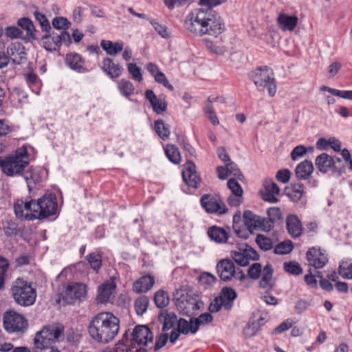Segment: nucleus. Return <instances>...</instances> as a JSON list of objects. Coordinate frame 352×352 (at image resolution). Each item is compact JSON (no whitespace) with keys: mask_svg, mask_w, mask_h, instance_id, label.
<instances>
[{"mask_svg":"<svg viewBox=\"0 0 352 352\" xmlns=\"http://www.w3.org/2000/svg\"><path fill=\"white\" fill-rule=\"evenodd\" d=\"M185 28L195 36L209 34L217 36L224 30L219 14L212 9H196L187 15Z\"/></svg>","mask_w":352,"mask_h":352,"instance_id":"f257e3e1","label":"nucleus"},{"mask_svg":"<svg viewBox=\"0 0 352 352\" xmlns=\"http://www.w3.org/2000/svg\"><path fill=\"white\" fill-rule=\"evenodd\" d=\"M119 329V318L110 312L96 314L88 326L90 336L102 343H107L112 340L118 334Z\"/></svg>","mask_w":352,"mask_h":352,"instance_id":"f03ea898","label":"nucleus"},{"mask_svg":"<svg viewBox=\"0 0 352 352\" xmlns=\"http://www.w3.org/2000/svg\"><path fill=\"white\" fill-rule=\"evenodd\" d=\"M30 155L26 147L22 146L6 157H0V168L9 177L23 175L24 170L29 165Z\"/></svg>","mask_w":352,"mask_h":352,"instance_id":"7ed1b4c3","label":"nucleus"},{"mask_svg":"<svg viewBox=\"0 0 352 352\" xmlns=\"http://www.w3.org/2000/svg\"><path fill=\"white\" fill-rule=\"evenodd\" d=\"M173 300L177 309L183 315L188 316L195 315L203 305L199 295L190 294L183 288L175 290L173 294Z\"/></svg>","mask_w":352,"mask_h":352,"instance_id":"20e7f679","label":"nucleus"},{"mask_svg":"<svg viewBox=\"0 0 352 352\" xmlns=\"http://www.w3.org/2000/svg\"><path fill=\"white\" fill-rule=\"evenodd\" d=\"M10 292L14 301L19 305L28 307L36 301V292L30 282L18 278L12 283Z\"/></svg>","mask_w":352,"mask_h":352,"instance_id":"39448f33","label":"nucleus"},{"mask_svg":"<svg viewBox=\"0 0 352 352\" xmlns=\"http://www.w3.org/2000/svg\"><path fill=\"white\" fill-rule=\"evenodd\" d=\"M250 78L253 81L259 91L267 89L271 97L276 93V85L274 78V73L267 66L257 67L249 74Z\"/></svg>","mask_w":352,"mask_h":352,"instance_id":"423d86ee","label":"nucleus"},{"mask_svg":"<svg viewBox=\"0 0 352 352\" xmlns=\"http://www.w3.org/2000/svg\"><path fill=\"white\" fill-rule=\"evenodd\" d=\"M34 214L30 215L29 219L42 220L56 214L57 211L56 197L54 194L45 195L34 205Z\"/></svg>","mask_w":352,"mask_h":352,"instance_id":"0eeeda50","label":"nucleus"},{"mask_svg":"<svg viewBox=\"0 0 352 352\" xmlns=\"http://www.w3.org/2000/svg\"><path fill=\"white\" fill-rule=\"evenodd\" d=\"M64 327L61 324L44 327L34 339L35 347L39 349L47 348L52 343L59 341Z\"/></svg>","mask_w":352,"mask_h":352,"instance_id":"6e6552de","label":"nucleus"},{"mask_svg":"<svg viewBox=\"0 0 352 352\" xmlns=\"http://www.w3.org/2000/svg\"><path fill=\"white\" fill-rule=\"evenodd\" d=\"M216 269L219 277L224 282L230 281L234 277L241 281L246 278L241 269L235 268L231 259H221L217 263Z\"/></svg>","mask_w":352,"mask_h":352,"instance_id":"1a4fd4ad","label":"nucleus"},{"mask_svg":"<svg viewBox=\"0 0 352 352\" xmlns=\"http://www.w3.org/2000/svg\"><path fill=\"white\" fill-rule=\"evenodd\" d=\"M3 326L8 333L24 332L28 327V323L23 316L13 311H8L3 315Z\"/></svg>","mask_w":352,"mask_h":352,"instance_id":"9d476101","label":"nucleus"},{"mask_svg":"<svg viewBox=\"0 0 352 352\" xmlns=\"http://www.w3.org/2000/svg\"><path fill=\"white\" fill-rule=\"evenodd\" d=\"M201 205L210 214H225L228 209L219 195L204 194L200 199Z\"/></svg>","mask_w":352,"mask_h":352,"instance_id":"9b49d317","label":"nucleus"},{"mask_svg":"<svg viewBox=\"0 0 352 352\" xmlns=\"http://www.w3.org/2000/svg\"><path fill=\"white\" fill-rule=\"evenodd\" d=\"M230 256L240 266H247L251 261H257L259 258L257 252L247 244L242 245L238 251H232Z\"/></svg>","mask_w":352,"mask_h":352,"instance_id":"f8f14e48","label":"nucleus"},{"mask_svg":"<svg viewBox=\"0 0 352 352\" xmlns=\"http://www.w3.org/2000/svg\"><path fill=\"white\" fill-rule=\"evenodd\" d=\"M243 219L245 227L250 232L254 230L263 231L270 230V223L267 222V219L256 215L250 210L244 212Z\"/></svg>","mask_w":352,"mask_h":352,"instance_id":"ddd939ff","label":"nucleus"},{"mask_svg":"<svg viewBox=\"0 0 352 352\" xmlns=\"http://www.w3.org/2000/svg\"><path fill=\"white\" fill-rule=\"evenodd\" d=\"M130 335L132 336V348H135V344L146 346L148 342H152L153 340V333L144 325L136 326Z\"/></svg>","mask_w":352,"mask_h":352,"instance_id":"4468645a","label":"nucleus"},{"mask_svg":"<svg viewBox=\"0 0 352 352\" xmlns=\"http://www.w3.org/2000/svg\"><path fill=\"white\" fill-rule=\"evenodd\" d=\"M306 258L309 265L315 269L322 268L328 262L327 255L320 248H310L306 253Z\"/></svg>","mask_w":352,"mask_h":352,"instance_id":"2eb2a0df","label":"nucleus"},{"mask_svg":"<svg viewBox=\"0 0 352 352\" xmlns=\"http://www.w3.org/2000/svg\"><path fill=\"white\" fill-rule=\"evenodd\" d=\"M286 195L293 202L298 203L305 206L307 201V197L304 189V185L300 182L294 183L290 186L285 188Z\"/></svg>","mask_w":352,"mask_h":352,"instance_id":"dca6fc26","label":"nucleus"},{"mask_svg":"<svg viewBox=\"0 0 352 352\" xmlns=\"http://www.w3.org/2000/svg\"><path fill=\"white\" fill-rule=\"evenodd\" d=\"M7 54L15 65L21 64L26 59L25 47L20 42L12 43L7 48Z\"/></svg>","mask_w":352,"mask_h":352,"instance_id":"f3484780","label":"nucleus"},{"mask_svg":"<svg viewBox=\"0 0 352 352\" xmlns=\"http://www.w3.org/2000/svg\"><path fill=\"white\" fill-rule=\"evenodd\" d=\"M87 286L82 283H73L67 287L66 298L70 300L82 301L87 296Z\"/></svg>","mask_w":352,"mask_h":352,"instance_id":"a211bd4d","label":"nucleus"},{"mask_svg":"<svg viewBox=\"0 0 352 352\" xmlns=\"http://www.w3.org/2000/svg\"><path fill=\"white\" fill-rule=\"evenodd\" d=\"M102 69L111 79L118 78L124 71L123 67L120 64H115L109 58H104Z\"/></svg>","mask_w":352,"mask_h":352,"instance_id":"6ab92c4d","label":"nucleus"},{"mask_svg":"<svg viewBox=\"0 0 352 352\" xmlns=\"http://www.w3.org/2000/svg\"><path fill=\"white\" fill-rule=\"evenodd\" d=\"M286 227L288 233L293 238L299 237L302 231L301 221L298 216L295 214H289L286 219Z\"/></svg>","mask_w":352,"mask_h":352,"instance_id":"aec40b11","label":"nucleus"},{"mask_svg":"<svg viewBox=\"0 0 352 352\" xmlns=\"http://www.w3.org/2000/svg\"><path fill=\"white\" fill-rule=\"evenodd\" d=\"M145 97L149 101L153 111L157 114H161L166 110L167 104L165 100L157 98L152 90H146L145 91Z\"/></svg>","mask_w":352,"mask_h":352,"instance_id":"412c9836","label":"nucleus"},{"mask_svg":"<svg viewBox=\"0 0 352 352\" xmlns=\"http://www.w3.org/2000/svg\"><path fill=\"white\" fill-rule=\"evenodd\" d=\"M219 297L222 300L223 308L228 311L233 307L234 300L236 298L237 294L232 288L226 287L222 288Z\"/></svg>","mask_w":352,"mask_h":352,"instance_id":"4be33fe9","label":"nucleus"},{"mask_svg":"<svg viewBox=\"0 0 352 352\" xmlns=\"http://www.w3.org/2000/svg\"><path fill=\"white\" fill-rule=\"evenodd\" d=\"M154 284L155 280L153 276L150 275L144 276L133 283V289L138 294L145 293L151 289Z\"/></svg>","mask_w":352,"mask_h":352,"instance_id":"5701e85b","label":"nucleus"},{"mask_svg":"<svg viewBox=\"0 0 352 352\" xmlns=\"http://www.w3.org/2000/svg\"><path fill=\"white\" fill-rule=\"evenodd\" d=\"M315 164L320 172L327 173L334 167L335 162L331 156L324 153L316 157Z\"/></svg>","mask_w":352,"mask_h":352,"instance_id":"b1692460","label":"nucleus"},{"mask_svg":"<svg viewBox=\"0 0 352 352\" xmlns=\"http://www.w3.org/2000/svg\"><path fill=\"white\" fill-rule=\"evenodd\" d=\"M314 171V166L310 160L300 162L295 169V175L300 179H307Z\"/></svg>","mask_w":352,"mask_h":352,"instance_id":"393cba45","label":"nucleus"},{"mask_svg":"<svg viewBox=\"0 0 352 352\" xmlns=\"http://www.w3.org/2000/svg\"><path fill=\"white\" fill-rule=\"evenodd\" d=\"M208 235L210 239L218 243L227 242L228 233L222 228L213 226L208 228Z\"/></svg>","mask_w":352,"mask_h":352,"instance_id":"a878e982","label":"nucleus"},{"mask_svg":"<svg viewBox=\"0 0 352 352\" xmlns=\"http://www.w3.org/2000/svg\"><path fill=\"white\" fill-rule=\"evenodd\" d=\"M115 289L116 285L112 283H106L101 285L98 287V293L96 298L98 302L100 303L107 302Z\"/></svg>","mask_w":352,"mask_h":352,"instance_id":"bb28decb","label":"nucleus"},{"mask_svg":"<svg viewBox=\"0 0 352 352\" xmlns=\"http://www.w3.org/2000/svg\"><path fill=\"white\" fill-rule=\"evenodd\" d=\"M159 319L163 322L162 330L164 331L172 329L177 321V315L167 310H162L159 314Z\"/></svg>","mask_w":352,"mask_h":352,"instance_id":"cd10ccee","label":"nucleus"},{"mask_svg":"<svg viewBox=\"0 0 352 352\" xmlns=\"http://www.w3.org/2000/svg\"><path fill=\"white\" fill-rule=\"evenodd\" d=\"M278 23L283 30L292 31L297 25L298 18L295 16L280 14L278 17Z\"/></svg>","mask_w":352,"mask_h":352,"instance_id":"c85d7f7f","label":"nucleus"},{"mask_svg":"<svg viewBox=\"0 0 352 352\" xmlns=\"http://www.w3.org/2000/svg\"><path fill=\"white\" fill-rule=\"evenodd\" d=\"M100 45L102 50L110 56H116L118 52L123 50L122 42L113 43L110 41L102 40Z\"/></svg>","mask_w":352,"mask_h":352,"instance_id":"c756f323","label":"nucleus"},{"mask_svg":"<svg viewBox=\"0 0 352 352\" xmlns=\"http://www.w3.org/2000/svg\"><path fill=\"white\" fill-rule=\"evenodd\" d=\"M17 25L22 29L26 30L27 36L30 39L36 40L35 32L36 29L32 21L28 17H23L18 20Z\"/></svg>","mask_w":352,"mask_h":352,"instance_id":"7c9ffc66","label":"nucleus"},{"mask_svg":"<svg viewBox=\"0 0 352 352\" xmlns=\"http://www.w3.org/2000/svg\"><path fill=\"white\" fill-rule=\"evenodd\" d=\"M56 39V34L54 32L52 34L50 32L45 33V34L41 38L43 47L50 52L58 50L59 49V45Z\"/></svg>","mask_w":352,"mask_h":352,"instance_id":"2f4dec72","label":"nucleus"},{"mask_svg":"<svg viewBox=\"0 0 352 352\" xmlns=\"http://www.w3.org/2000/svg\"><path fill=\"white\" fill-rule=\"evenodd\" d=\"M65 61L67 65L74 70L79 71L84 65V60L78 54H67Z\"/></svg>","mask_w":352,"mask_h":352,"instance_id":"473e14b6","label":"nucleus"},{"mask_svg":"<svg viewBox=\"0 0 352 352\" xmlns=\"http://www.w3.org/2000/svg\"><path fill=\"white\" fill-rule=\"evenodd\" d=\"M193 322V327L192 333H195L200 325L208 324L212 321V316L210 313H204L199 316L197 318H191Z\"/></svg>","mask_w":352,"mask_h":352,"instance_id":"72a5a7b5","label":"nucleus"},{"mask_svg":"<svg viewBox=\"0 0 352 352\" xmlns=\"http://www.w3.org/2000/svg\"><path fill=\"white\" fill-rule=\"evenodd\" d=\"M86 260L91 268L98 273L102 266V255L99 252H94L86 256Z\"/></svg>","mask_w":352,"mask_h":352,"instance_id":"f704fd0d","label":"nucleus"},{"mask_svg":"<svg viewBox=\"0 0 352 352\" xmlns=\"http://www.w3.org/2000/svg\"><path fill=\"white\" fill-rule=\"evenodd\" d=\"M322 142H324V145L329 146L333 150L336 152L341 151V143L340 142L334 137L330 138L328 140L324 138H319L316 142V146L319 149H324V146L322 145Z\"/></svg>","mask_w":352,"mask_h":352,"instance_id":"c9c22d12","label":"nucleus"},{"mask_svg":"<svg viewBox=\"0 0 352 352\" xmlns=\"http://www.w3.org/2000/svg\"><path fill=\"white\" fill-rule=\"evenodd\" d=\"M165 153L168 160L175 164L181 162L180 152L177 147L173 144H168L165 148Z\"/></svg>","mask_w":352,"mask_h":352,"instance_id":"e433bc0d","label":"nucleus"},{"mask_svg":"<svg viewBox=\"0 0 352 352\" xmlns=\"http://www.w3.org/2000/svg\"><path fill=\"white\" fill-rule=\"evenodd\" d=\"M154 129L157 134L163 140L167 139L170 135V129L162 120L155 121Z\"/></svg>","mask_w":352,"mask_h":352,"instance_id":"4c0bfd02","label":"nucleus"},{"mask_svg":"<svg viewBox=\"0 0 352 352\" xmlns=\"http://www.w3.org/2000/svg\"><path fill=\"white\" fill-rule=\"evenodd\" d=\"M338 273L344 278L352 279V262L342 261L338 267Z\"/></svg>","mask_w":352,"mask_h":352,"instance_id":"58836bf2","label":"nucleus"},{"mask_svg":"<svg viewBox=\"0 0 352 352\" xmlns=\"http://www.w3.org/2000/svg\"><path fill=\"white\" fill-rule=\"evenodd\" d=\"M273 269L270 264L266 265L263 270V274L259 282V286L261 288H267L272 280L273 275Z\"/></svg>","mask_w":352,"mask_h":352,"instance_id":"ea45409f","label":"nucleus"},{"mask_svg":"<svg viewBox=\"0 0 352 352\" xmlns=\"http://www.w3.org/2000/svg\"><path fill=\"white\" fill-rule=\"evenodd\" d=\"M322 91H326L331 94L338 96L344 99L352 100V91L351 90H338L336 89L331 88L327 86H322L320 87Z\"/></svg>","mask_w":352,"mask_h":352,"instance_id":"a19ab883","label":"nucleus"},{"mask_svg":"<svg viewBox=\"0 0 352 352\" xmlns=\"http://www.w3.org/2000/svg\"><path fill=\"white\" fill-rule=\"evenodd\" d=\"M118 87L121 94L126 97L133 95L135 91L133 85L125 79H122L118 82Z\"/></svg>","mask_w":352,"mask_h":352,"instance_id":"79ce46f5","label":"nucleus"},{"mask_svg":"<svg viewBox=\"0 0 352 352\" xmlns=\"http://www.w3.org/2000/svg\"><path fill=\"white\" fill-rule=\"evenodd\" d=\"M148 305L149 299L147 296H141L139 298H138L134 303V307L137 314H144L146 311Z\"/></svg>","mask_w":352,"mask_h":352,"instance_id":"37998d69","label":"nucleus"},{"mask_svg":"<svg viewBox=\"0 0 352 352\" xmlns=\"http://www.w3.org/2000/svg\"><path fill=\"white\" fill-rule=\"evenodd\" d=\"M153 298L155 304L158 308L162 309L169 304V296L168 294L163 290L157 291L155 294Z\"/></svg>","mask_w":352,"mask_h":352,"instance_id":"c03bdc74","label":"nucleus"},{"mask_svg":"<svg viewBox=\"0 0 352 352\" xmlns=\"http://www.w3.org/2000/svg\"><path fill=\"white\" fill-rule=\"evenodd\" d=\"M33 15L35 17L36 21L40 25L42 31L45 33H49L52 28L46 16L37 10L34 12Z\"/></svg>","mask_w":352,"mask_h":352,"instance_id":"a18cd8bd","label":"nucleus"},{"mask_svg":"<svg viewBox=\"0 0 352 352\" xmlns=\"http://www.w3.org/2000/svg\"><path fill=\"white\" fill-rule=\"evenodd\" d=\"M267 214L268 216L267 222L270 223V229L273 227L274 223L282 219L283 218L281 210L277 207H272L269 208L267 211Z\"/></svg>","mask_w":352,"mask_h":352,"instance_id":"49530a36","label":"nucleus"},{"mask_svg":"<svg viewBox=\"0 0 352 352\" xmlns=\"http://www.w3.org/2000/svg\"><path fill=\"white\" fill-rule=\"evenodd\" d=\"M284 270L289 274L298 276L302 273L300 265L296 261H289L283 263Z\"/></svg>","mask_w":352,"mask_h":352,"instance_id":"de8ad7c7","label":"nucleus"},{"mask_svg":"<svg viewBox=\"0 0 352 352\" xmlns=\"http://www.w3.org/2000/svg\"><path fill=\"white\" fill-rule=\"evenodd\" d=\"M217 280V279L215 276L209 272H203L199 276V282L205 288L213 286Z\"/></svg>","mask_w":352,"mask_h":352,"instance_id":"09e8293b","label":"nucleus"},{"mask_svg":"<svg viewBox=\"0 0 352 352\" xmlns=\"http://www.w3.org/2000/svg\"><path fill=\"white\" fill-rule=\"evenodd\" d=\"M293 250V243L291 241H283L276 245L274 248L276 254L283 255L290 253Z\"/></svg>","mask_w":352,"mask_h":352,"instance_id":"8fccbe9b","label":"nucleus"},{"mask_svg":"<svg viewBox=\"0 0 352 352\" xmlns=\"http://www.w3.org/2000/svg\"><path fill=\"white\" fill-rule=\"evenodd\" d=\"M150 23L154 28L155 30L164 38H168L170 37V32L168 28L164 25L160 24L156 20L151 19Z\"/></svg>","mask_w":352,"mask_h":352,"instance_id":"3c124183","label":"nucleus"},{"mask_svg":"<svg viewBox=\"0 0 352 352\" xmlns=\"http://www.w3.org/2000/svg\"><path fill=\"white\" fill-rule=\"evenodd\" d=\"M193 322L192 318L190 319V321L188 322L186 319L180 318L177 321V327L178 330L184 335H187L189 332L192 333V327H193Z\"/></svg>","mask_w":352,"mask_h":352,"instance_id":"603ef678","label":"nucleus"},{"mask_svg":"<svg viewBox=\"0 0 352 352\" xmlns=\"http://www.w3.org/2000/svg\"><path fill=\"white\" fill-rule=\"evenodd\" d=\"M256 242L259 248L264 251L270 250L273 248L271 239L263 234H259L256 236Z\"/></svg>","mask_w":352,"mask_h":352,"instance_id":"864d4df0","label":"nucleus"},{"mask_svg":"<svg viewBox=\"0 0 352 352\" xmlns=\"http://www.w3.org/2000/svg\"><path fill=\"white\" fill-rule=\"evenodd\" d=\"M128 331H126L122 341L116 344L111 352H133L132 349L126 343L128 342Z\"/></svg>","mask_w":352,"mask_h":352,"instance_id":"5fc2aeb1","label":"nucleus"},{"mask_svg":"<svg viewBox=\"0 0 352 352\" xmlns=\"http://www.w3.org/2000/svg\"><path fill=\"white\" fill-rule=\"evenodd\" d=\"M3 232L6 236H13L19 234L21 232L18 225L14 222H7L6 225L3 226Z\"/></svg>","mask_w":352,"mask_h":352,"instance_id":"6e6d98bb","label":"nucleus"},{"mask_svg":"<svg viewBox=\"0 0 352 352\" xmlns=\"http://www.w3.org/2000/svg\"><path fill=\"white\" fill-rule=\"evenodd\" d=\"M52 24L57 30H66L69 28L71 23L63 16H56L53 19Z\"/></svg>","mask_w":352,"mask_h":352,"instance_id":"4d7b16f0","label":"nucleus"},{"mask_svg":"<svg viewBox=\"0 0 352 352\" xmlns=\"http://www.w3.org/2000/svg\"><path fill=\"white\" fill-rule=\"evenodd\" d=\"M227 185L234 195H237L238 197L243 196V188L235 179H230L227 182Z\"/></svg>","mask_w":352,"mask_h":352,"instance_id":"13d9d810","label":"nucleus"},{"mask_svg":"<svg viewBox=\"0 0 352 352\" xmlns=\"http://www.w3.org/2000/svg\"><path fill=\"white\" fill-rule=\"evenodd\" d=\"M14 211L15 215L20 219L32 221L33 219H29L28 217L31 215L30 214L25 213L24 211V208H23V201L18 200L16 203L14 205Z\"/></svg>","mask_w":352,"mask_h":352,"instance_id":"bf43d9fd","label":"nucleus"},{"mask_svg":"<svg viewBox=\"0 0 352 352\" xmlns=\"http://www.w3.org/2000/svg\"><path fill=\"white\" fill-rule=\"evenodd\" d=\"M262 272V266L258 263H253L248 270V275L250 278L256 280L258 279Z\"/></svg>","mask_w":352,"mask_h":352,"instance_id":"052dcab7","label":"nucleus"},{"mask_svg":"<svg viewBox=\"0 0 352 352\" xmlns=\"http://www.w3.org/2000/svg\"><path fill=\"white\" fill-rule=\"evenodd\" d=\"M129 72L132 75L133 78L140 82L142 81L141 69L135 63H129L127 65Z\"/></svg>","mask_w":352,"mask_h":352,"instance_id":"680f3d73","label":"nucleus"},{"mask_svg":"<svg viewBox=\"0 0 352 352\" xmlns=\"http://www.w3.org/2000/svg\"><path fill=\"white\" fill-rule=\"evenodd\" d=\"M258 330V324L256 322H250L243 329V333L246 338H251L256 335Z\"/></svg>","mask_w":352,"mask_h":352,"instance_id":"e2e57ef3","label":"nucleus"},{"mask_svg":"<svg viewBox=\"0 0 352 352\" xmlns=\"http://www.w3.org/2000/svg\"><path fill=\"white\" fill-rule=\"evenodd\" d=\"M226 166L227 167L228 173L232 174L235 177H237L240 180H242L243 175L241 170L238 168L236 164L230 160V162H226Z\"/></svg>","mask_w":352,"mask_h":352,"instance_id":"0e129e2a","label":"nucleus"},{"mask_svg":"<svg viewBox=\"0 0 352 352\" xmlns=\"http://www.w3.org/2000/svg\"><path fill=\"white\" fill-rule=\"evenodd\" d=\"M185 183L194 188H197L200 182V178L197 174H189L185 179H183Z\"/></svg>","mask_w":352,"mask_h":352,"instance_id":"69168bd1","label":"nucleus"},{"mask_svg":"<svg viewBox=\"0 0 352 352\" xmlns=\"http://www.w3.org/2000/svg\"><path fill=\"white\" fill-rule=\"evenodd\" d=\"M154 78L157 82L162 84L164 87L167 88L168 89H169L170 91H173L174 88H173V85L169 83L165 74L163 72H162L161 71L160 72H158V74H157V75L154 77Z\"/></svg>","mask_w":352,"mask_h":352,"instance_id":"338daca9","label":"nucleus"},{"mask_svg":"<svg viewBox=\"0 0 352 352\" xmlns=\"http://www.w3.org/2000/svg\"><path fill=\"white\" fill-rule=\"evenodd\" d=\"M307 152V148L303 145L296 146L291 153V158L292 160H296L299 157H302Z\"/></svg>","mask_w":352,"mask_h":352,"instance_id":"774afa93","label":"nucleus"}]
</instances>
